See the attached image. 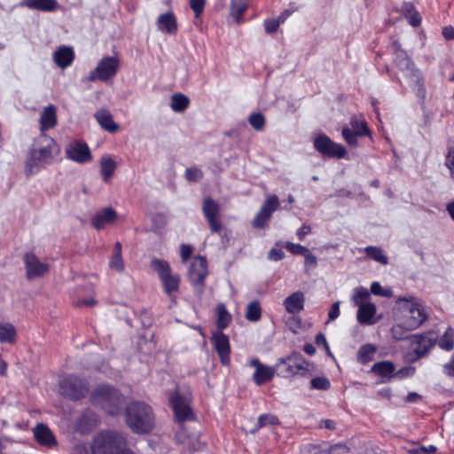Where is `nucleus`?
Wrapping results in <instances>:
<instances>
[{
  "label": "nucleus",
  "mask_w": 454,
  "mask_h": 454,
  "mask_svg": "<svg viewBox=\"0 0 454 454\" xmlns=\"http://www.w3.org/2000/svg\"><path fill=\"white\" fill-rule=\"evenodd\" d=\"M288 362V372L290 373H298L307 371V362L297 354H293L286 359L281 358L280 363Z\"/></svg>",
  "instance_id": "obj_31"
},
{
  "label": "nucleus",
  "mask_w": 454,
  "mask_h": 454,
  "mask_svg": "<svg viewBox=\"0 0 454 454\" xmlns=\"http://www.w3.org/2000/svg\"><path fill=\"white\" fill-rule=\"evenodd\" d=\"M39 122L41 134H45L47 130L55 128L58 124L56 106L49 105L44 107L41 112Z\"/></svg>",
  "instance_id": "obj_22"
},
{
  "label": "nucleus",
  "mask_w": 454,
  "mask_h": 454,
  "mask_svg": "<svg viewBox=\"0 0 454 454\" xmlns=\"http://www.w3.org/2000/svg\"><path fill=\"white\" fill-rule=\"evenodd\" d=\"M371 292L375 295L389 297L392 294L391 290H384L379 282H373L371 286Z\"/></svg>",
  "instance_id": "obj_53"
},
{
  "label": "nucleus",
  "mask_w": 454,
  "mask_h": 454,
  "mask_svg": "<svg viewBox=\"0 0 454 454\" xmlns=\"http://www.w3.org/2000/svg\"><path fill=\"white\" fill-rule=\"evenodd\" d=\"M94 117L103 129L109 133H115L118 131L119 125L114 122L113 116L108 110L100 108L96 111Z\"/></svg>",
  "instance_id": "obj_26"
},
{
  "label": "nucleus",
  "mask_w": 454,
  "mask_h": 454,
  "mask_svg": "<svg viewBox=\"0 0 454 454\" xmlns=\"http://www.w3.org/2000/svg\"><path fill=\"white\" fill-rule=\"evenodd\" d=\"M377 348L372 344H365L363 345L357 353V360L361 364H367L368 362L373 359V356L376 352Z\"/></svg>",
  "instance_id": "obj_41"
},
{
  "label": "nucleus",
  "mask_w": 454,
  "mask_h": 454,
  "mask_svg": "<svg viewBox=\"0 0 454 454\" xmlns=\"http://www.w3.org/2000/svg\"><path fill=\"white\" fill-rule=\"evenodd\" d=\"M313 144L317 152L330 158L341 159L347 153L343 145L333 142L325 134L317 136Z\"/></svg>",
  "instance_id": "obj_10"
},
{
  "label": "nucleus",
  "mask_w": 454,
  "mask_h": 454,
  "mask_svg": "<svg viewBox=\"0 0 454 454\" xmlns=\"http://www.w3.org/2000/svg\"><path fill=\"white\" fill-rule=\"evenodd\" d=\"M416 372L415 367L413 366H404L399 369L397 372H394V378H397L400 380L412 377Z\"/></svg>",
  "instance_id": "obj_51"
},
{
  "label": "nucleus",
  "mask_w": 454,
  "mask_h": 454,
  "mask_svg": "<svg viewBox=\"0 0 454 454\" xmlns=\"http://www.w3.org/2000/svg\"><path fill=\"white\" fill-rule=\"evenodd\" d=\"M305 296L301 291H296L287 296L283 305L288 314H298L304 309Z\"/></svg>",
  "instance_id": "obj_24"
},
{
  "label": "nucleus",
  "mask_w": 454,
  "mask_h": 454,
  "mask_svg": "<svg viewBox=\"0 0 454 454\" xmlns=\"http://www.w3.org/2000/svg\"><path fill=\"white\" fill-rule=\"evenodd\" d=\"M59 152L60 149L52 137L40 134L35 139L27 156L25 166L27 176H32L53 163Z\"/></svg>",
  "instance_id": "obj_2"
},
{
  "label": "nucleus",
  "mask_w": 454,
  "mask_h": 454,
  "mask_svg": "<svg viewBox=\"0 0 454 454\" xmlns=\"http://www.w3.org/2000/svg\"><path fill=\"white\" fill-rule=\"evenodd\" d=\"M95 303H96V301L93 298H90V299H83V300H79V301H75V306L90 307V306H93Z\"/></svg>",
  "instance_id": "obj_62"
},
{
  "label": "nucleus",
  "mask_w": 454,
  "mask_h": 454,
  "mask_svg": "<svg viewBox=\"0 0 454 454\" xmlns=\"http://www.w3.org/2000/svg\"><path fill=\"white\" fill-rule=\"evenodd\" d=\"M248 122L255 130L261 131L265 126V118L261 113H253L248 117Z\"/></svg>",
  "instance_id": "obj_47"
},
{
  "label": "nucleus",
  "mask_w": 454,
  "mask_h": 454,
  "mask_svg": "<svg viewBox=\"0 0 454 454\" xmlns=\"http://www.w3.org/2000/svg\"><path fill=\"white\" fill-rule=\"evenodd\" d=\"M73 454H90V451L85 445L79 444L74 448Z\"/></svg>",
  "instance_id": "obj_64"
},
{
  "label": "nucleus",
  "mask_w": 454,
  "mask_h": 454,
  "mask_svg": "<svg viewBox=\"0 0 454 454\" xmlns=\"http://www.w3.org/2000/svg\"><path fill=\"white\" fill-rule=\"evenodd\" d=\"M185 177L190 182H197L203 178V172L198 168H190L185 170Z\"/></svg>",
  "instance_id": "obj_48"
},
{
  "label": "nucleus",
  "mask_w": 454,
  "mask_h": 454,
  "mask_svg": "<svg viewBox=\"0 0 454 454\" xmlns=\"http://www.w3.org/2000/svg\"><path fill=\"white\" fill-rule=\"evenodd\" d=\"M192 248L191 246L183 244L180 247V255L183 262H186L192 255Z\"/></svg>",
  "instance_id": "obj_56"
},
{
  "label": "nucleus",
  "mask_w": 454,
  "mask_h": 454,
  "mask_svg": "<svg viewBox=\"0 0 454 454\" xmlns=\"http://www.w3.org/2000/svg\"><path fill=\"white\" fill-rule=\"evenodd\" d=\"M88 390L87 384L74 375L65 376L59 382L60 394L74 400L84 397Z\"/></svg>",
  "instance_id": "obj_9"
},
{
  "label": "nucleus",
  "mask_w": 454,
  "mask_h": 454,
  "mask_svg": "<svg viewBox=\"0 0 454 454\" xmlns=\"http://www.w3.org/2000/svg\"><path fill=\"white\" fill-rule=\"evenodd\" d=\"M202 213L207 220L211 232L220 233L223 226L220 219V205L212 198H206L202 204Z\"/></svg>",
  "instance_id": "obj_11"
},
{
  "label": "nucleus",
  "mask_w": 454,
  "mask_h": 454,
  "mask_svg": "<svg viewBox=\"0 0 454 454\" xmlns=\"http://www.w3.org/2000/svg\"><path fill=\"white\" fill-rule=\"evenodd\" d=\"M126 422L135 433L150 432L154 426V417L151 407L141 402L130 403L126 409Z\"/></svg>",
  "instance_id": "obj_3"
},
{
  "label": "nucleus",
  "mask_w": 454,
  "mask_h": 454,
  "mask_svg": "<svg viewBox=\"0 0 454 454\" xmlns=\"http://www.w3.org/2000/svg\"><path fill=\"white\" fill-rule=\"evenodd\" d=\"M369 297L370 294L366 288L357 287L355 289V294L352 300L354 304L358 307L364 304H367V300Z\"/></svg>",
  "instance_id": "obj_45"
},
{
  "label": "nucleus",
  "mask_w": 454,
  "mask_h": 454,
  "mask_svg": "<svg viewBox=\"0 0 454 454\" xmlns=\"http://www.w3.org/2000/svg\"><path fill=\"white\" fill-rule=\"evenodd\" d=\"M250 365L255 368L253 380L258 386L270 381L275 375V370L273 368L262 364L257 358H253L250 361Z\"/></svg>",
  "instance_id": "obj_20"
},
{
  "label": "nucleus",
  "mask_w": 454,
  "mask_h": 454,
  "mask_svg": "<svg viewBox=\"0 0 454 454\" xmlns=\"http://www.w3.org/2000/svg\"><path fill=\"white\" fill-rule=\"evenodd\" d=\"M262 317V308L259 301H251L247 308L246 318L251 322H257Z\"/></svg>",
  "instance_id": "obj_42"
},
{
  "label": "nucleus",
  "mask_w": 454,
  "mask_h": 454,
  "mask_svg": "<svg viewBox=\"0 0 454 454\" xmlns=\"http://www.w3.org/2000/svg\"><path fill=\"white\" fill-rule=\"evenodd\" d=\"M33 431L35 438L40 445L47 448H52L57 445V440L47 426L38 424Z\"/></svg>",
  "instance_id": "obj_25"
},
{
  "label": "nucleus",
  "mask_w": 454,
  "mask_h": 454,
  "mask_svg": "<svg viewBox=\"0 0 454 454\" xmlns=\"http://www.w3.org/2000/svg\"><path fill=\"white\" fill-rule=\"evenodd\" d=\"M350 128L345 127L342 129V137L346 143L350 146L357 145V137L369 134L366 121L364 119L352 117L350 119Z\"/></svg>",
  "instance_id": "obj_14"
},
{
  "label": "nucleus",
  "mask_w": 454,
  "mask_h": 454,
  "mask_svg": "<svg viewBox=\"0 0 454 454\" xmlns=\"http://www.w3.org/2000/svg\"><path fill=\"white\" fill-rule=\"evenodd\" d=\"M212 342L216 350L221 363L224 365L230 364V341L227 335L220 331L215 332L212 335Z\"/></svg>",
  "instance_id": "obj_19"
},
{
  "label": "nucleus",
  "mask_w": 454,
  "mask_h": 454,
  "mask_svg": "<svg viewBox=\"0 0 454 454\" xmlns=\"http://www.w3.org/2000/svg\"><path fill=\"white\" fill-rule=\"evenodd\" d=\"M67 157L77 163H86L92 160L91 153L87 144L81 141L71 142L66 149Z\"/></svg>",
  "instance_id": "obj_17"
},
{
  "label": "nucleus",
  "mask_w": 454,
  "mask_h": 454,
  "mask_svg": "<svg viewBox=\"0 0 454 454\" xmlns=\"http://www.w3.org/2000/svg\"><path fill=\"white\" fill-rule=\"evenodd\" d=\"M340 301H336L331 306L328 313L329 320H335L340 316Z\"/></svg>",
  "instance_id": "obj_57"
},
{
  "label": "nucleus",
  "mask_w": 454,
  "mask_h": 454,
  "mask_svg": "<svg viewBox=\"0 0 454 454\" xmlns=\"http://www.w3.org/2000/svg\"><path fill=\"white\" fill-rule=\"evenodd\" d=\"M436 451V447L434 445H429V446H421L419 448V454H433Z\"/></svg>",
  "instance_id": "obj_63"
},
{
  "label": "nucleus",
  "mask_w": 454,
  "mask_h": 454,
  "mask_svg": "<svg viewBox=\"0 0 454 454\" xmlns=\"http://www.w3.org/2000/svg\"><path fill=\"white\" fill-rule=\"evenodd\" d=\"M391 50L394 52V61L398 68L403 72L404 75L408 78L411 86H418L419 89L422 86V74L421 72L415 67L414 63L409 58L407 53L401 48L397 41L391 43Z\"/></svg>",
  "instance_id": "obj_6"
},
{
  "label": "nucleus",
  "mask_w": 454,
  "mask_h": 454,
  "mask_svg": "<svg viewBox=\"0 0 454 454\" xmlns=\"http://www.w3.org/2000/svg\"><path fill=\"white\" fill-rule=\"evenodd\" d=\"M207 275V268L206 259L201 256L193 258L188 270V277L190 282L200 294L203 292L204 280Z\"/></svg>",
  "instance_id": "obj_12"
},
{
  "label": "nucleus",
  "mask_w": 454,
  "mask_h": 454,
  "mask_svg": "<svg viewBox=\"0 0 454 454\" xmlns=\"http://www.w3.org/2000/svg\"><path fill=\"white\" fill-rule=\"evenodd\" d=\"M366 254L372 260L386 265L388 263L387 256L384 254L383 250L378 247L369 246L364 248Z\"/></svg>",
  "instance_id": "obj_43"
},
{
  "label": "nucleus",
  "mask_w": 454,
  "mask_h": 454,
  "mask_svg": "<svg viewBox=\"0 0 454 454\" xmlns=\"http://www.w3.org/2000/svg\"><path fill=\"white\" fill-rule=\"evenodd\" d=\"M445 165L450 169L454 167V150H450L445 160Z\"/></svg>",
  "instance_id": "obj_61"
},
{
  "label": "nucleus",
  "mask_w": 454,
  "mask_h": 454,
  "mask_svg": "<svg viewBox=\"0 0 454 454\" xmlns=\"http://www.w3.org/2000/svg\"><path fill=\"white\" fill-rule=\"evenodd\" d=\"M311 232V228L309 225L303 224L298 231H296V235L300 240L304 239L306 235Z\"/></svg>",
  "instance_id": "obj_59"
},
{
  "label": "nucleus",
  "mask_w": 454,
  "mask_h": 454,
  "mask_svg": "<svg viewBox=\"0 0 454 454\" xmlns=\"http://www.w3.org/2000/svg\"><path fill=\"white\" fill-rule=\"evenodd\" d=\"M247 9V5L245 4V2H232L231 7V14L233 16L237 23L241 21V17Z\"/></svg>",
  "instance_id": "obj_46"
},
{
  "label": "nucleus",
  "mask_w": 454,
  "mask_h": 454,
  "mask_svg": "<svg viewBox=\"0 0 454 454\" xmlns=\"http://www.w3.org/2000/svg\"><path fill=\"white\" fill-rule=\"evenodd\" d=\"M94 454H133L126 449L125 438L116 432L99 434L93 442Z\"/></svg>",
  "instance_id": "obj_5"
},
{
  "label": "nucleus",
  "mask_w": 454,
  "mask_h": 454,
  "mask_svg": "<svg viewBox=\"0 0 454 454\" xmlns=\"http://www.w3.org/2000/svg\"><path fill=\"white\" fill-rule=\"evenodd\" d=\"M438 345L441 348L450 351L454 348V330L449 327L441 336Z\"/></svg>",
  "instance_id": "obj_44"
},
{
  "label": "nucleus",
  "mask_w": 454,
  "mask_h": 454,
  "mask_svg": "<svg viewBox=\"0 0 454 454\" xmlns=\"http://www.w3.org/2000/svg\"><path fill=\"white\" fill-rule=\"evenodd\" d=\"M116 164L109 156H104L100 160V171L105 182H108L114 173Z\"/></svg>",
  "instance_id": "obj_35"
},
{
  "label": "nucleus",
  "mask_w": 454,
  "mask_h": 454,
  "mask_svg": "<svg viewBox=\"0 0 454 454\" xmlns=\"http://www.w3.org/2000/svg\"><path fill=\"white\" fill-rule=\"evenodd\" d=\"M16 336L17 332L12 324L0 321V342L13 343Z\"/></svg>",
  "instance_id": "obj_33"
},
{
  "label": "nucleus",
  "mask_w": 454,
  "mask_h": 454,
  "mask_svg": "<svg viewBox=\"0 0 454 454\" xmlns=\"http://www.w3.org/2000/svg\"><path fill=\"white\" fill-rule=\"evenodd\" d=\"M189 102V98L185 95L176 93L171 97L170 106L174 112L181 113L188 107Z\"/></svg>",
  "instance_id": "obj_40"
},
{
  "label": "nucleus",
  "mask_w": 454,
  "mask_h": 454,
  "mask_svg": "<svg viewBox=\"0 0 454 454\" xmlns=\"http://www.w3.org/2000/svg\"><path fill=\"white\" fill-rule=\"evenodd\" d=\"M443 373L449 377H454V354L451 356L450 361L442 365Z\"/></svg>",
  "instance_id": "obj_54"
},
{
  "label": "nucleus",
  "mask_w": 454,
  "mask_h": 454,
  "mask_svg": "<svg viewBox=\"0 0 454 454\" xmlns=\"http://www.w3.org/2000/svg\"><path fill=\"white\" fill-rule=\"evenodd\" d=\"M191 8L194 12L195 17L199 18L205 8V2H191Z\"/></svg>",
  "instance_id": "obj_58"
},
{
  "label": "nucleus",
  "mask_w": 454,
  "mask_h": 454,
  "mask_svg": "<svg viewBox=\"0 0 454 454\" xmlns=\"http://www.w3.org/2000/svg\"><path fill=\"white\" fill-rule=\"evenodd\" d=\"M395 324L391 328L395 340L407 338V333L419 328L428 318L423 301L413 295L398 297L394 309Z\"/></svg>",
  "instance_id": "obj_1"
},
{
  "label": "nucleus",
  "mask_w": 454,
  "mask_h": 454,
  "mask_svg": "<svg viewBox=\"0 0 454 454\" xmlns=\"http://www.w3.org/2000/svg\"><path fill=\"white\" fill-rule=\"evenodd\" d=\"M91 401L111 415L121 412L124 399L119 391L109 386H99L91 394Z\"/></svg>",
  "instance_id": "obj_4"
},
{
  "label": "nucleus",
  "mask_w": 454,
  "mask_h": 454,
  "mask_svg": "<svg viewBox=\"0 0 454 454\" xmlns=\"http://www.w3.org/2000/svg\"><path fill=\"white\" fill-rule=\"evenodd\" d=\"M151 268L157 272L166 294H170L178 290L180 278L177 275L172 274L168 262L154 258L151 261Z\"/></svg>",
  "instance_id": "obj_7"
},
{
  "label": "nucleus",
  "mask_w": 454,
  "mask_h": 454,
  "mask_svg": "<svg viewBox=\"0 0 454 454\" xmlns=\"http://www.w3.org/2000/svg\"><path fill=\"white\" fill-rule=\"evenodd\" d=\"M119 67L120 59L118 57H104L98 61L96 68L90 73L88 80L90 82H94L96 80L106 82L115 76Z\"/></svg>",
  "instance_id": "obj_8"
},
{
  "label": "nucleus",
  "mask_w": 454,
  "mask_h": 454,
  "mask_svg": "<svg viewBox=\"0 0 454 454\" xmlns=\"http://www.w3.org/2000/svg\"><path fill=\"white\" fill-rule=\"evenodd\" d=\"M20 5L30 10H38L42 12H53L58 6L57 2H22Z\"/></svg>",
  "instance_id": "obj_37"
},
{
  "label": "nucleus",
  "mask_w": 454,
  "mask_h": 454,
  "mask_svg": "<svg viewBox=\"0 0 454 454\" xmlns=\"http://www.w3.org/2000/svg\"><path fill=\"white\" fill-rule=\"evenodd\" d=\"M416 355L415 359L423 357L435 344L436 338L431 333L415 334L410 337Z\"/></svg>",
  "instance_id": "obj_18"
},
{
  "label": "nucleus",
  "mask_w": 454,
  "mask_h": 454,
  "mask_svg": "<svg viewBox=\"0 0 454 454\" xmlns=\"http://www.w3.org/2000/svg\"><path fill=\"white\" fill-rule=\"evenodd\" d=\"M176 439L178 442L183 443L189 450L194 451L201 448V444L199 442V437L195 434L192 436H187L186 432L182 429L176 434Z\"/></svg>",
  "instance_id": "obj_32"
},
{
  "label": "nucleus",
  "mask_w": 454,
  "mask_h": 454,
  "mask_svg": "<svg viewBox=\"0 0 454 454\" xmlns=\"http://www.w3.org/2000/svg\"><path fill=\"white\" fill-rule=\"evenodd\" d=\"M304 258H305L304 267H305L306 271L317 267V259L313 254H311L309 252V250L304 254Z\"/></svg>",
  "instance_id": "obj_52"
},
{
  "label": "nucleus",
  "mask_w": 454,
  "mask_h": 454,
  "mask_svg": "<svg viewBox=\"0 0 454 454\" xmlns=\"http://www.w3.org/2000/svg\"><path fill=\"white\" fill-rule=\"evenodd\" d=\"M24 264L26 277L30 280L44 276L50 269L48 263L40 261V259L32 253L25 254Z\"/></svg>",
  "instance_id": "obj_16"
},
{
  "label": "nucleus",
  "mask_w": 454,
  "mask_h": 454,
  "mask_svg": "<svg viewBox=\"0 0 454 454\" xmlns=\"http://www.w3.org/2000/svg\"><path fill=\"white\" fill-rule=\"evenodd\" d=\"M279 420L278 417L270 413H265L261 415L258 418L257 423L255 426L249 430L250 434H255L260 428L267 427V426H275L278 425Z\"/></svg>",
  "instance_id": "obj_36"
},
{
  "label": "nucleus",
  "mask_w": 454,
  "mask_h": 454,
  "mask_svg": "<svg viewBox=\"0 0 454 454\" xmlns=\"http://www.w3.org/2000/svg\"><path fill=\"white\" fill-rule=\"evenodd\" d=\"M74 57V53L72 48L62 46L55 51L53 59L59 67L66 68L72 64Z\"/></svg>",
  "instance_id": "obj_28"
},
{
  "label": "nucleus",
  "mask_w": 454,
  "mask_h": 454,
  "mask_svg": "<svg viewBox=\"0 0 454 454\" xmlns=\"http://www.w3.org/2000/svg\"><path fill=\"white\" fill-rule=\"evenodd\" d=\"M285 247L293 254H302L304 255L309 249L300 244H294L292 242H286Z\"/></svg>",
  "instance_id": "obj_49"
},
{
  "label": "nucleus",
  "mask_w": 454,
  "mask_h": 454,
  "mask_svg": "<svg viewBox=\"0 0 454 454\" xmlns=\"http://www.w3.org/2000/svg\"><path fill=\"white\" fill-rule=\"evenodd\" d=\"M285 254L281 249L272 248L270 250L268 258L271 261H280L284 258Z\"/></svg>",
  "instance_id": "obj_55"
},
{
  "label": "nucleus",
  "mask_w": 454,
  "mask_h": 454,
  "mask_svg": "<svg viewBox=\"0 0 454 454\" xmlns=\"http://www.w3.org/2000/svg\"><path fill=\"white\" fill-rule=\"evenodd\" d=\"M191 396L189 394L181 395L176 392L171 399L172 408L174 410L176 419L179 422L192 420L194 415L190 407Z\"/></svg>",
  "instance_id": "obj_15"
},
{
  "label": "nucleus",
  "mask_w": 454,
  "mask_h": 454,
  "mask_svg": "<svg viewBox=\"0 0 454 454\" xmlns=\"http://www.w3.org/2000/svg\"><path fill=\"white\" fill-rule=\"evenodd\" d=\"M376 306L372 302L358 306L356 313L357 321L359 324L364 325L375 324L376 320L374 319V317L376 315Z\"/></svg>",
  "instance_id": "obj_27"
},
{
  "label": "nucleus",
  "mask_w": 454,
  "mask_h": 454,
  "mask_svg": "<svg viewBox=\"0 0 454 454\" xmlns=\"http://www.w3.org/2000/svg\"><path fill=\"white\" fill-rule=\"evenodd\" d=\"M117 218V213L112 207H105L98 211L91 218V225L101 230L107 224L113 223Z\"/></svg>",
  "instance_id": "obj_23"
},
{
  "label": "nucleus",
  "mask_w": 454,
  "mask_h": 454,
  "mask_svg": "<svg viewBox=\"0 0 454 454\" xmlns=\"http://www.w3.org/2000/svg\"><path fill=\"white\" fill-rule=\"evenodd\" d=\"M442 35L446 40L454 39V28L452 27H445L442 28Z\"/></svg>",
  "instance_id": "obj_60"
},
{
  "label": "nucleus",
  "mask_w": 454,
  "mask_h": 454,
  "mask_svg": "<svg viewBox=\"0 0 454 454\" xmlns=\"http://www.w3.org/2000/svg\"><path fill=\"white\" fill-rule=\"evenodd\" d=\"M311 387L315 389L326 390L330 387V381L324 377H317L311 380Z\"/></svg>",
  "instance_id": "obj_50"
},
{
  "label": "nucleus",
  "mask_w": 454,
  "mask_h": 454,
  "mask_svg": "<svg viewBox=\"0 0 454 454\" xmlns=\"http://www.w3.org/2000/svg\"><path fill=\"white\" fill-rule=\"evenodd\" d=\"M109 267L117 272H121L124 270V262L121 256V245L120 242L114 244Z\"/></svg>",
  "instance_id": "obj_34"
},
{
  "label": "nucleus",
  "mask_w": 454,
  "mask_h": 454,
  "mask_svg": "<svg viewBox=\"0 0 454 454\" xmlns=\"http://www.w3.org/2000/svg\"><path fill=\"white\" fill-rule=\"evenodd\" d=\"M156 24L158 30L161 33L170 35H174L177 33V20L176 15L171 11L160 14L157 19Z\"/></svg>",
  "instance_id": "obj_21"
},
{
  "label": "nucleus",
  "mask_w": 454,
  "mask_h": 454,
  "mask_svg": "<svg viewBox=\"0 0 454 454\" xmlns=\"http://www.w3.org/2000/svg\"><path fill=\"white\" fill-rule=\"evenodd\" d=\"M403 16L412 27H419L421 23V16L410 4H405L402 9Z\"/></svg>",
  "instance_id": "obj_38"
},
{
  "label": "nucleus",
  "mask_w": 454,
  "mask_h": 454,
  "mask_svg": "<svg viewBox=\"0 0 454 454\" xmlns=\"http://www.w3.org/2000/svg\"><path fill=\"white\" fill-rule=\"evenodd\" d=\"M294 12V10H286L277 18L266 19L263 22L265 32L269 35L278 31L279 26Z\"/></svg>",
  "instance_id": "obj_30"
},
{
  "label": "nucleus",
  "mask_w": 454,
  "mask_h": 454,
  "mask_svg": "<svg viewBox=\"0 0 454 454\" xmlns=\"http://www.w3.org/2000/svg\"><path fill=\"white\" fill-rule=\"evenodd\" d=\"M279 200L275 194L267 196L265 201L255 215L252 225L254 228L262 229L266 226L270 221L271 215L278 208Z\"/></svg>",
  "instance_id": "obj_13"
},
{
  "label": "nucleus",
  "mask_w": 454,
  "mask_h": 454,
  "mask_svg": "<svg viewBox=\"0 0 454 454\" xmlns=\"http://www.w3.org/2000/svg\"><path fill=\"white\" fill-rule=\"evenodd\" d=\"M371 371L376 375L389 380L394 378V372L395 371V364L391 361H382L375 363Z\"/></svg>",
  "instance_id": "obj_29"
},
{
  "label": "nucleus",
  "mask_w": 454,
  "mask_h": 454,
  "mask_svg": "<svg viewBox=\"0 0 454 454\" xmlns=\"http://www.w3.org/2000/svg\"><path fill=\"white\" fill-rule=\"evenodd\" d=\"M216 313H217V320H216L217 327H218V329L223 330L229 325V324L231 320V315L228 312V310L226 309V307L223 303L217 305Z\"/></svg>",
  "instance_id": "obj_39"
}]
</instances>
